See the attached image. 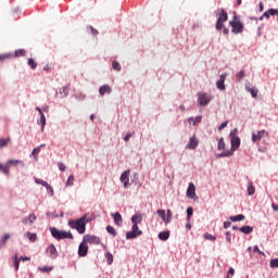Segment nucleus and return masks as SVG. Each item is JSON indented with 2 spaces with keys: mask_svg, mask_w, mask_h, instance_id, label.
<instances>
[{
  "mask_svg": "<svg viewBox=\"0 0 278 278\" xmlns=\"http://www.w3.org/2000/svg\"><path fill=\"white\" fill-rule=\"evenodd\" d=\"M50 233L55 240H73V232L60 230L55 227H50Z\"/></svg>",
  "mask_w": 278,
  "mask_h": 278,
  "instance_id": "obj_3",
  "label": "nucleus"
},
{
  "mask_svg": "<svg viewBox=\"0 0 278 278\" xmlns=\"http://www.w3.org/2000/svg\"><path fill=\"white\" fill-rule=\"evenodd\" d=\"M225 149V139L220 138L217 143V151H224Z\"/></svg>",
  "mask_w": 278,
  "mask_h": 278,
  "instance_id": "obj_31",
  "label": "nucleus"
},
{
  "mask_svg": "<svg viewBox=\"0 0 278 278\" xmlns=\"http://www.w3.org/2000/svg\"><path fill=\"white\" fill-rule=\"evenodd\" d=\"M39 124L41 125V131H45V125H47V117L45 116V113H41Z\"/></svg>",
  "mask_w": 278,
  "mask_h": 278,
  "instance_id": "obj_28",
  "label": "nucleus"
},
{
  "mask_svg": "<svg viewBox=\"0 0 278 278\" xmlns=\"http://www.w3.org/2000/svg\"><path fill=\"white\" fill-rule=\"evenodd\" d=\"M187 197L189 199H197V187H194V184L190 182L189 187L187 189Z\"/></svg>",
  "mask_w": 278,
  "mask_h": 278,
  "instance_id": "obj_12",
  "label": "nucleus"
},
{
  "mask_svg": "<svg viewBox=\"0 0 278 278\" xmlns=\"http://www.w3.org/2000/svg\"><path fill=\"white\" fill-rule=\"evenodd\" d=\"M213 97L205 92H199L198 93V105L200 108H205V105H210L212 102Z\"/></svg>",
  "mask_w": 278,
  "mask_h": 278,
  "instance_id": "obj_5",
  "label": "nucleus"
},
{
  "mask_svg": "<svg viewBox=\"0 0 278 278\" xmlns=\"http://www.w3.org/2000/svg\"><path fill=\"white\" fill-rule=\"evenodd\" d=\"M225 79H227V73H224L219 76V79L216 81V86L218 90H226L227 87L225 86Z\"/></svg>",
  "mask_w": 278,
  "mask_h": 278,
  "instance_id": "obj_10",
  "label": "nucleus"
},
{
  "mask_svg": "<svg viewBox=\"0 0 278 278\" xmlns=\"http://www.w3.org/2000/svg\"><path fill=\"white\" fill-rule=\"evenodd\" d=\"M140 223H142V215L140 214H135L132 217H131V224L132 225H140Z\"/></svg>",
  "mask_w": 278,
  "mask_h": 278,
  "instance_id": "obj_22",
  "label": "nucleus"
},
{
  "mask_svg": "<svg viewBox=\"0 0 278 278\" xmlns=\"http://www.w3.org/2000/svg\"><path fill=\"white\" fill-rule=\"evenodd\" d=\"M83 241L86 244H101V239L94 235H85Z\"/></svg>",
  "mask_w": 278,
  "mask_h": 278,
  "instance_id": "obj_7",
  "label": "nucleus"
},
{
  "mask_svg": "<svg viewBox=\"0 0 278 278\" xmlns=\"http://www.w3.org/2000/svg\"><path fill=\"white\" fill-rule=\"evenodd\" d=\"M10 58H13L12 53L0 54V62H4V60H10Z\"/></svg>",
  "mask_w": 278,
  "mask_h": 278,
  "instance_id": "obj_39",
  "label": "nucleus"
},
{
  "mask_svg": "<svg viewBox=\"0 0 278 278\" xmlns=\"http://www.w3.org/2000/svg\"><path fill=\"white\" fill-rule=\"evenodd\" d=\"M271 207L274 212H278V204L271 203Z\"/></svg>",
  "mask_w": 278,
  "mask_h": 278,
  "instance_id": "obj_64",
  "label": "nucleus"
},
{
  "mask_svg": "<svg viewBox=\"0 0 278 278\" xmlns=\"http://www.w3.org/2000/svg\"><path fill=\"white\" fill-rule=\"evenodd\" d=\"M46 189H47L48 194H50V197H53V193H54L53 187L48 184V186L46 187Z\"/></svg>",
  "mask_w": 278,
  "mask_h": 278,
  "instance_id": "obj_51",
  "label": "nucleus"
},
{
  "mask_svg": "<svg viewBox=\"0 0 278 278\" xmlns=\"http://www.w3.org/2000/svg\"><path fill=\"white\" fill-rule=\"evenodd\" d=\"M45 147H46V144L42 143V144H40L39 147H37V148H35V149L33 150L31 155L35 157V160L38 159V153H40V150H41L42 148H45Z\"/></svg>",
  "mask_w": 278,
  "mask_h": 278,
  "instance_id": "obj_27",
  "label": "nucleus"
},
{
  "mask_svg": "<svg viewBox=\"0 0 278 278\" xmlns=\"http://www.w3.org/2000/svg\"><path fill=\"white\" fill-rule=\"evenodd\" d=\"M134 137V132H127L126 136L124 137L125 142H129V139Z\"/></svg>",
  "mask_w": 278,
  "mask_h": 278,
  "instance_id": "obj_54",
  "label": "nucleus"
},
{
  "mask_svg": "<svg viewBox=\"0 0 278 278\" xmlns=\"http://www.w3.org/2000/svg\"><path fill=\"white\" fill-rule=\"evenodd\" d=\"M244 218H247L244 215L239 214L236 216H230L229 220H231L232 223H240L241 220H244Z\"/></svg>",
  "mask_w": 278,
  "mask_h": 278,
  "instance_id": "obj_23",
  "label": "nucleus"
},
{
  "mask_svg": "<svg viewBox=\"0 0 278 278\" xmlns=\"http://www.w3.org/2000/svg\"><path fill=\"white\" fill-rule=\"evenodd\" d=\"M105 92H106V94H111L112 93V87H110V85H104V86L100 87V89H99L100 96L104 97Z\"/></svg>",
  "mask_w": 278,
  "mask_h": 278,
  "instance_id": "obj_16",
  "label": "nucleus"
},
{
  "mask_svg": "<svg viewBox=\"0 0 278 278\" xmlns=\"http://www.w3.org/2000/svg\"><path fill=\"white\" fill-rule=\"evenodd\" d=\"M253 251L254 253H258V255H266L257 245H254Z\"/></svg>",
  "mask_w": 278,
  "mask_h": 278,
  "instance_id": "obj_53",
  "label": "nucleus"
},
{
  "mask_svg": "<svg viewBox=\"0 0 278 278\" xmlns=\"http://www.w3.org/2000/svg\"><path fill=\"white\" fill-rule=\"evenodd\" d=\"M76 99H78L79 101H84V99H86V96L84 93H80L78 96H75Z\"/></svg>",
  "mask_w": 278,
  "mask_h": 278,
  "instance_id": "obj_61",
  "label": "nucleus"
},
{
  "mask_svg": "<svg viewBox=\"0 0 278 278\" xmlns=\"http://www.w3.org/2000/svg\"><path fill=\"white\" fill-rule=\"evenodd\" d=\"M230 150H226L222 153L216 154L217 159L220 157H231L233 155V151H238L240 149V137H238V128H235L230 131Z\"/></svg>",
  "mask_w": 278,
  "mask_h": 278,
  "instance_id": "obj_1",
  "label": "nucleus"
},
{
  "mask_svg": "<svg viewBox=\"0 0 278 278\" xmlns=\"http://www.w3.org/2000/svg\"><path fill=\"white\" fill-rule=\"evenodd\" d=\"M88 29H90L92 36H98L99 35V30H97L94 27L88 26Z\"/></svg>",
  "mask_w": 278,
  "mask_h": 278,
  "instance_id": "obj_55",
  "label": "nucleus"
},
{
  "mask_svg": "<svg viewBox=\"0 0 278 278\" xmlns=\"http://www.w3.org/2000/svg\"><path fill=\"white\" fill-rule=\"evenodd\" d=\"M121 182L124 185V188H129V170L124 172L121 177Z\"/></svg>",
  "mask_w": 278,
  "mask_h": 278,
  "instance_id": "obj_13",
  "label": "nucleus"
},
{
  "mask_svg": "<svg viewBox=\"0 0 278 278\" xmlns=\"http://www.w3.org/2000/svg\"><path fill=\"white\" fill-rule=\"evenodd\" d=\"M47 253L49 254V257L51 260H58V249H55V245L51 243L47 249Z\"/></svg>",
  "mask_w": 278,
  "mask_h": 278,
  "instance_id": "obj_9",
  "label": "nucleus"
},
{
  "mask_svg": "<svg viewBox=\"0 0 278 278\" xmlns=\"http://www.w3.org/2000/svg\"><path fill=\"white\" fill-rule=\"evenodd\" d=\"M13 266L15 270H18V267L21 266V260L18 258V253H16L13 257Z\"/></svg>",
  "mask_w": 278,
  "mask_h": 278,
  "instance_id": "obj_26",
  "label": "nucleus"
},
{
  "mask_svg": "<svg viewBox=\"0 0 278 278\" xmlns=\"http://www.w3.org/2000/svg\"><path fill=\"white\" fill-rule=\"evenodd\" d=\"M0 173H2L3 175H10V165L7 163L3 165L0 163Z\"/></svg>",
  "mask_w": 278,
  "mask_h": 278,
  "instance_id": "obj_21",
  "label": "nucleus"
},
{
  "mask_svg": "<svg viewBox=\"0 0 278 278\" xmlns=\"http://www.w3.org/2000/svg\"><path fill=\"white\" fill-rule=\"evenodd\" d=\"M25 53H26L25 49H20V50H16L15 53L12 55L13 58H23L25 56Z\"/></svg>",
  "mask_w": 278,
  "mask_h": 278,
  "instance_id": "obj_29",
  "label": "nucleus"
},
{
  "mask_svg": "<svg viewBox=\"0 0 278 278\" xmlns=\"http://www.w3.org/2000/svg\"><path fill=\"white\" fill-rule=\"evenodd\" d=\"M198 147H199V140H197V138L194 137H191L186 148L194 150Z\"/></svg>",
  "mask_w": 278,
  "mask_h": 278,
  "instance_id": "obj_17",
  "label": "nucleus"
},
{
  "mask_svg": "<svg viewBox=\"0 0 278 278\" xmlns=\"http://www.w3.org/2000/svg\"><path fill=\"white\" fill-rule=\"evenodd\" d=\"M238 16L235 15L233 20L229 22V25L232 27V34H242L244 31V24L240 21H237Z\"/></svg>",
  "mask_w": 278,
  "mask_h": 278,
  "instance_id": "obj_4",
  "label": "nucleus"
},
{
  "mask_svg": "<svg viewBox=\"0 0 278 278\" xmlns=\"http://www.w3.org/2000/svg\"><path fill=\"white\" fill-rule=\"evenodd\" d=\"M267 11L269 16H278V9H269Z\"/></svg>",
  "mask_w": 278,
  "mask_h": 278,
  "instance_id": "obj_49",
  "label": "nucleus"
},
{
  "mask_svg": "<svg viewBox=\"0 0 278 278\" xmlns=\"http://www.w3.org/2000/svg\"><path fill=\"white\" fill-rule=\"evenodd\" d=\"M35 220H36V214H29V216L22 219V223L23 225H27V223H29V225H34Z\"/></svg>",
  "mask_w": 278,
  "mask_h": 278,
  "instance_id": "obj_19",
  "label": "nucleus"
},
{
  "mask_svg": "<svg viewBox=\"0 0 278 278\" xmlns=\"http://www.w3.org/2000/svg\"><path fill=\"white\" fill-rule=\"evenodd\" d=\"M269 265H270V268H278V258H273Z\"/></svg>",
  "mask_w": 278,
  "mask_h": 278,
  "instance_id": "obj_47",
  "label": "nucleus"
},
{
  "mask_svg": "<svg viewBox=\"0 0 278 278\" xmlns=\"http://www.w3.org/2000/svg\"><path fill=\"white\" fill-rule=\"evenodd\" d=\"M241 233H245L249 236V233H253V227L252 226H243L240 228Z\"/></svg>",
  "mask_w": 278,
  "mask_h": 278,
  "instance_id": "obj_25",
  "label": "nucleus"
},
{
  "mask_svg": "<svg viewBox=\"0 0 278 278\" xmlns=\"http://www.w3.org/2000/svg\"><path fill=\"white\" fill-rule=\"evenodd\" d=\"M9 238H10V235H9V233H5V235L2 237V239L0 240L1 247H3V245L5 244V242H8Z\"/></svg>",
  "mask_w": 278,
  "mask_h": 278,
  "instance_id": "obj_46",
  "label": "nucleus"
},
{
  "mask_svg": "<svg viewBox=\"0 0 278 278\" xmlns=\"http://www.w3.org/2000/svg\"><path fill=\"white\" fill-rule=\"evenodd\" d=\"M60 94H63V97H68V87L64 86L60 89Z\"/></svg>",
  "mask_w": 278,
  "mask_h": 278,
  "instance_id": "obj_44",
  "label": "nucleus"
},
{
  "mask_svg": "<svg viewBox=\"0 0 278 278\" xmlns=\"http://www.w3.org/2000/svg\"><path fill=\"white\" fill-rule=\"evenodd\" d=\"M38 269L40 270V273H51V270H53V267L43 266L39 267Z\"/></svg>",
  "mask_w": 278,
  "mask_h": 278,
  "instance_id": "obj_45",
  "label": "nucleus"
},
{
  "mask_svg": "<svg viewBox=\"0 0 278 278\" xmlns=\"http://www.w3.org/2000/svg\"><path fill=\"white\" fill-rule=\"evenodd\" d=\"M8 142H10V138H8V139L1 138L0 139V149L8 147Z\"/></svg>",
  "mask_w": 278,
  "mask_h": 278,
  "instance_id": "obj_41",
  "label": "nucleus"
},
{
  "mask_svg": "<svg viewBox=\"0 0 278 278\" xmlns=\"http://www.w3.org/2000/svg\"><path fill=\"white\" fill-rule=\"evenodd\" d=\"M20 262H29V257L28 256H21L20 258Z\"/></svg>",
  "mask_w": 278,
  "mask_h": 278,
  "instance_id": "obj_63",
  "label": "nucleus"
},
{
  "mask_svg": "<svg viewBox=\"0 0 278 278\" xmlns=\"http://www.w3.org/2000/svg\"><path fill=\"white\" fill-rule=\"evenodd\" d=\"M156 214L160 216V218L162 219L163 223H165V225H168L170 222L166 215V211L165 210H157Z\"/></svg>",
  "mask_w": 278,
  "mask_h": 278,
  "instance_id": "obj_15",
  "label": "nucleus"
},
{
  "mask_svg": "<svg viewBox=\"0 0 278 278\" xmlns=\"http://www.w3.org/2000/svg\"><path fill=\"white\" fill-rule=\"evenodd\" d=\"M228 20L229 15L227 14V11H225V9H220V13L217 21H220L222 23H227Z\"/></svg>",
  "mask_w": 278,
  "mask_h": 278,
  "instance_id": "obj_18",
  "label": "nucleus"
},
{
  "mask_svg": "<svg viewBox=\"0 0 278 278\" xmlns=\"http://www.w3.org/2000/svg\"><path fill=\"white\" fill-rule=\"evenodd\" d=\"M108 233H110L113 237H116V229L113 226H108L106 227Z\"/></svg>",
  "mask_w": 278,
  "mask_h": 278,
  "instance_id": "obj_38",
  "label": "nucleus"
},
{
  "mask_svg": "<svg viewBox=\"0 0 278 278\" xmlns=\"http://www.w3.org/2000/svg\"><path fill=\"white\" fill-rule=\"evenodd\" d=\"M25 236L26 238H28V240H30V242H36V239H37L36 233L26 232Z\"/></svg>",
  "mask_w": 278,
  "mask_h": 278,
  "instance_id": "obj_35",
  "label": "nucleus"
},
{
  "mask_svg": "<svg viewBox=\"0 0 278 278\" xmlns=\"http://www.w3.org/2000/svg\"><path fill=\"white\" fill-rule=\"evenodd\" d=\"M223 23L224 22H220V20H217L216 25H215L217 31H220V29H223V27H224Z\"/></svg>",
  "mask_w": 278,
  "mask_h": 278,
  "instance_id": "obj_50",
  "label": "nucleus"
},
{
  "mask_svg": "<svg viewBox=\"0 0 278 278\" xmlns=\"http://www.w3.org/2000/svg\"><path fill=\"white\" fill-rule=\"evenodd\" d=\"M202 118L203 117L201 115H198L195 118L190 117L189 121H193L192 125L195 126V125H199V123H201Z\"/></svg>",
  "mask_w": 278,
  "mask_h": 278,
  "instance_id": "obj_32",
  "label": "nucleus"
},
{
  "mask_svg": "<svg viewBox=\"0 0 278 278\" xmlns=\"http://www.w3.org/2000/svg\"><path fill=\"white\" fill-rule=\"evenodd\" d=\"M35 184H37L38 186H43L45 188H47V186H49V182H47L40 178H35Z\"/></svg>",
  "mask_w": 278,
  "mask_h": 278,
  "instance_id": "obj_33",
  "label": "nucleus"
},
{
  "mask_svg": "<svg viewBox=\"0 0 278 278\" xmlns=\"http://www.w3.org/2000/svg\"><path fill=\"white\" fill-rule=\"evenodd\" d=\"M268 137V131L266 130H258L257 134L253 132L252 134V141L253 142H260L262 138Z\"/></svg>",
  "mask_w": 278,
  "mask_h": 278,
  "instance_id": "obj_8",
  "label": "nucleus"
},
{
  "mask_svg": "<svg viewBox=\"0 0 278 278\" xmlns=\"http://www.w3.org/2000/svg\"><path fill=\"white\" fill-rule=\"evenodd\" d=\"M74 181H75V176L70 175L66 181V186H73Z\"/></svg>",
  "mask_w": 278,
  "mask_h": 278,
  "instance_id": "obj_48",
  "label": "nucleus"
},
{
  "mask_svg": "<svg viewBox=\"0 0 278 278\" xmlns=\"http://www.w3.org/2000/svg\"><path fill=\"white\" fill-rule=\"evenodd\" d=\"M248 92H250V94H252L253 99H255L257 97V93L260 92V90L255 89V88H249L248 86H245Z\"/></svg>",
  "mask_w": 278,
  "mask_h": 278,
  "instance_id": "obj_30",
  "label": "nucleus"
},
{
  "mask_svg": "<svg viewBox=\"0 0 278 278\" xmlns=\"http://www.w3.org/2000/svg\"><path fill=\"white\" fill-rule=\"evenodd\" d=\"M58 166H59V170H62L63 173H64V170H66V165H64V163L59 162Z\"/></svg>",
  "mask_w": 278,
  "mask_h": 278,
  "instance_id": "obj_57",
  "label": "nucleus"
},
{
  "mask_svg": "<svg viewBox=\"0 0 278 278\" xmlns=\"http://www.w3.org/2000/svg\"><path fill=\"white\" fill-rule=\"evenodd\" d=\"M169 238H170V231L169 230L161 231L159 233V240H162L163 242H166V240H168Z\"/></svg>",
  "mask_w": 278,
  "mask_h": 278,
  "instance_id": "obj_20",
  "label": "nucleus"
},
{
  "mask_svg": "<svg viewBox=\"0 0 278 278\" xmlns=\"http://www.w3.org/2000/svg\"><path fill=\"white\" fill-rule=\"evenodd\" d=\"M233 275H236V270L232 268V267H230L229 268V270H228V278H229V276H233Z\"/></svg>",
  "mask_w": 278,
  "mask_h": 278,
  "instance_id": "obj_60",
  "label": "nucleus"
},
{
  "mask_svg": "<svg viewBox=\"0 0 278 278\" xmlns=\"http://www.w3.org/2000/svg\"><path fill=\"white\" fill-rule=\"evenodd\" d=\"M226 240H227V242H229V244H231V232L230 231H226Z\"/></svg>",
  "mask_w": 278,
  "mask_h": 278,
  "instance_id": "obj_58",
  "label": "nucleus"
},
{
  "mask_svg": "<svg viewBox=\"0 0 278 278\" xmlns=\"http://www.w3.org/2000/svg\"><path fill=\"white\" fill-rule=\"evenodd\" d=\"M86 255H88V244H86V242H84L83 240V242L78 247V256L86 257Z\"/></svg>",
  "mask_w": 278,
  "mask_h": 278,
  "instance_id": "obj_11",
  "label": "nucleus"
},
{
  "mask_svg": "<svg viewBox=\"0 0 278 278\" xmlns=\"http://www.w3.org/2000/svg\"><path fill=\"white\" fill-rule=\"evenodd\" d=\"M248 194L249 197H253V194H255V186H253V181L248 182Z\"/></svg>",
  "mask_w": 278,
  "mask_h": 278,
  "instance_id": "obj_24",
  "label": "nucleus"
},
{
  "mask_svg": "<svg viewBox=\"0 0 278 278\" xmlns=\"http://www.w3.org/2000/svg\"><path fill=\"white\" fill-rule=\"evenodd\" d=\"M193 214H194V208H192V206H189L187 208V220H190Z\"/></svg>",
  "mask_w": 278,
  "mask_h": 278,
  "instance_id": "obj_37",
  "label": "nucleus"
},
{
  "mask_svg": "<svg viewBox=\"0 0 278 278\" xmlns=\"http://www.w3.org/2000/svg\"><path fill=\"white\" fill-rule=\"evenodd\" d=\"M92 220V218L88 217V214H85L84 216H81L78 219H71L68 220V227H71V229H76V231H78L80 235L86 233V224L90 223Z\"/></svg>",
  "mask_w": 278,
  "mask_h": 278,
  "instance_id": "obj_2",
  "label": "nucleus"
},
{
  "mask_svg": "<svg viewBox=\"0 0 278 278\" xmlns=\"http://www.w3.org/2000/svg\"><path fill=\"white\" fill-rule=\"evenodd\" d=\"M7 163L9 166L12 164L13 166H17V164H23V161L20 160H8Z\"/></svg>",
  "mask_w": 278,
  "mask_h": 278,
  "instance_id": "obj_40",
  "label": "nucleus"
},
{
  "mask_svg": "<svg viewBox=\"0 0 278 278\" xmlns=\"http://www.w3.org/2000/svg\"><path fill=\"white\" fill-rule=\"evenodd\" d=\"M227 125H229V122H224L218 126V131H223V129H225V127H227Z\"/></svg>",
  "mask_w": 278,
  "mask_h": 278,
  "instance_id": "obj_56",
  "label": "nucleus"
},
{
  "mask_svg": "<svg viewBox=\"0 0 278 278\" xmlns=\"http://www.w3.org/2000/svg\"><path fill=\"white\" fill-rule=\"evenodd\" d=\"M204 238H205V240H211L212 242H214V240H216V236H212L210 233H205Z\"/></svg>",
  "mask_w": 278,
  "mask_h": 278,
  "instance_id": "obj_52",
  "label": "nucleus"
},
{
  "mask_svg": "<svg viewBox=\"0 0 278 278\" xmlns=\"http://www.w3.org/2000/svg\"><path fill=\"white\" fill-rule=\"evenodd\" d=\"M142 236V230L138 227V225L132 224L131 231L126 232V240H135V238H139Z\"/></svg>",
  "mask_w": 278,
  "mask_h": 278,
  "instance_id": "obj_6",
  "label": "nucleus"
},
{
  "mask_svg": "<svg viewBox=\"0 0 278 278\" xmlns=\"http://www.w3.org/2000/svg\"><path fill=\"white\" fill-rule=\"evenodd\" d=\"M28 66L34 71L36 70V66H38V64L36 63V61H34V59H28Z\"/></svg>",
  "mask_w": 278,
  "mask_h": 278,
  "instance_id": "obj_42",
  "label": "nucleus"
},
{
  "mask_svg": "<svg viewBox=\"0 0 278 278\" xmlns=\"http://www.w3.org/2000/svg\"><path fill=\"white\" fill-rule=\"evenodd\" d=\"M165 214L167 216V219H169V223H170V220H173V212H170V210H167V213Z\"/></svg>",
  "mask_w": 278,
  "mask_h": 278,
  "instance_id": "obj_59",
  "label": "nucleus"
},
{
  "mask_svg": "<svg viewBox=\"0 0 278 278\" xmlns=\"http://www.w3.org/2000/svg\"><path fill=\"white\" fill-rule=\"evenodd\" d=\"M112 68H113V71L121 72V70H122L121 63H118V61H113L112 62Z\"/></svg>",
  "mask_w": 278,
  "mask_h": 278,
  "instance_id": "obj_36",
  "label": "nucleus"
},
{
  "mask_svg": "<svg viewBox=\"0 0 278 278\" xmlns=\"http://www.w3.org/2000/svg\"><path fill=\"white\" fill-rule=\"evenodd\" d=\"M106 262L109 266H112V263L114 262V255L110 252H106Z\"/></svg>",
  "mask_w": 278,
  "mask_h": 278,
  "instance_id": "obj_34",
  "label": "nucleus"
},
{
  "mask_svg": "<svg viewBox=\"0 0 278 278\" xmlns=\"http://www.w3.org/2000/svg\"><path fill=\"white\" fill-rule=\"evenodd\" d=\"M231 227V222H224V229H229Z\"/></svg>",
  "mask_w": 278,
  "mask_h": 278,
  "instance_id": "obj_62",
  "label": "nucleus"
},
{
  "mask_svg": "<svg viewBox=\"0 0 278 278\" xmlns=\"http://www.w3.org/2000/svg\"><path fill=\"white\" fill-rule=\"evenodd\" d=\"M245 74H244V70H241L238 74H237V80L238 81H242V79H244Z\"/></svg>",
  "mask_w": 278,
  "mask_h": 278,
  "instance_id": "obj_43",
  "label": "nucleus"
},
{
  "mask_svg": "<svg viewBox=\"0 0 278 278\" xmlns=\"http://www.w3.org/2000/svg\"><path fill=\"white\" fill-rule=\"evenodd\" d=\"M115 225H117L118 227H121V225H123V215H121V213H112L111 214Z\"/></svg>",
  "mask_w": 278,
  "mask_h": 278,
  "instance_id": "obj_14",
  "label": "nucleus"
}]
</instances>
